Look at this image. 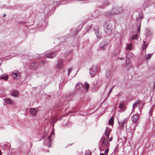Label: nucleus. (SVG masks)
I'll return each instance as SVG.
<instances>
[{"instance_id": "obj_1", "label": "nucleus", "mask_w": 155, "mask_h": 155, "mask_svg": "<svg viewBox=\"0 0 155 155\" xmlns=\"http://www.w3.org/2000/svg\"><path fill=\"white\" fill-rule=\"evenodd\" d=\"M104 26L105 27L104 29L105 32L108 35H110L112 33V29L111 25H110L108 22H105Z\"/></svg>"}, {"instance_id": "obj_2", "label": "nucleus", "mask_w": 155, "mask_h": 155, "mask_svg": "<svg viewBox=\"0 0 155 155\" xmlns=\"http://www.w3.org/2000/svg\"><path fill=\"white\" fill-rule=\"evenodd\" d=\"M54 135V131H52L51 132V135L48 137V138L46 140H44L43 142L44 144L46 146H48L49 147H51V138L52 135Z\"/></svg>"}, {"instance_id": "obj_3", "label": "nucleus", "mask_w": 155, "mask_h": 155, "mask_svg": "<svg viewBox=\"0 0 155 155\" xmlns=\"http://www.w3.org/2000/svg\"><path fill=\"white\" fill-rule=\"evenodd\" d=\"M97 70V68L96 66H93L90 69L89 74L92 77H94L95 75Z\"/></svg>"}, {"instance_id": "obj_4", "label": "nucleus", "mask_w": 155, "mask_h": 155, "mask_svg": "<svg viewBox=\"0 0 155 155\" xmlns=\"http://www.w3.org/2000/svg\"><path fill=\"white\" fill-rule=\"evenodd\" d=\"M109 137L107 138L106 137L104 136L101 138L102 145L104 147H107L109 145V142L108 141Z\"/></svg>"}, {"instance_id": "obj_5", "label": "nucleus", "mask_w": 155, "mask_h": 155, "mask_svg": "<svg viewBox=\"0 0 155 155\" xmlns=\"http://www.w3.org/2000/svg\"><path fill=\"white\" fill-rule=\"evenodd\" d=\"M107 45V42L104 40L101 42L99 46V48L101 50H104Z\"/></svg>"}, {"instance_id": "obj_6", "label": "nucleus", "mask_w": 155, "mask_h": 155, "mask_svg": "<svg viewBox=\"0 0 155 155\" xmlns=\"http://www.w3.org/2000/svg\"><path fill=\"white\" fill-rule=\"evenodd\" d=\"M66 0H58V1L54 0L53 3V7H58L59 6L60 3L61 2L62 4H66L67 3Z\"/></svg>"}, {"instance_id": "obj_7", "label": "nucleus", "mask_w": 155, "mask_h": 155, "mask_svg": "<svg viewBox=\"0 0 155 155\" xmlns=\"http://www.w3.org/2000/svg\"><path fill=\"white\" fill-rule=\"evenodd\" d=\"M57 54L56 52L54 51H48L45 54V56L47 58H52L54 57Z\"/></svg>"}, {"instance_id": "obj_8", "label": "nucleus", "mask_w": 155, "mask_h": 155, "mask_svg": "<svg viewBox=\"0 0 155 155\" xmlns=\"http://www.w3.org/2000/svg\"><path fill=\"white\" fill-rule=\"evenodd\" d=\"M63 61L62 59H60L58 60L57 64L55 65V67L56 68L60 69L63 66Z\"/></svg>"}, {"instance_id": "obj_9", "label": "nucleus", "mask_w": 155, "mask_h": 155, "mask_svg": "<svg viewBox=\"0 0 155 155\" xmlns=\"http://www.w3.org/2000/svg\"><path fill=\"white\" fill-rule=\"evenodd\" d=\"M12 76L14 79H19L20 77V73L18 71H15L12 73Z\"/></svg>"}, {"instance_id": "obj_10", "label": "nucleus", "mask_w": 155, "mask_h": 155, "mask_svg": "<svg viewBox=\"0 0 155 155\" xmlns=\"http://www.w3.org/2000/svg\"><path fill=\"white\" fill-rule=\"evenodd\" d=\"M128 121V119L125 118L124 120H121L120 122L119 121V124L120 127L121 128L124 127V124L126 123Z\"/></svg>"}, {"instance_id": "obj_11", "label": "nucleus", "mask_w": 155, "mask_h": 155, "mask_svg": "<svg viewBox=\"0 0 155 155\" xmlns=\"http://www.w3.org/2000/svg\"><path fill=\"white\" fill-rule=\"evenodd\" d=\"M3 100L8 104L12 105L14 103V101L9 98L3 99Z\"/></svg>"}, {"instance_id": "obj_12", "label": "nucleus", "mask_w": 155, "mask_h": 155, "mask_svg": "<svg viewBox=\"0 0 155 155\" xmlns=\"http://www.w3.org/2000/svg\"><path fill=\"white\" fill-rule=\"evenodd\" d=\"M139 119L138 116L137 114L134 115L131 117L132 122L134 123H136Z\"/></svg>"}, {"instance_id": "obj_13", "label": "nucleus", "mask_w": 155, "mask_h": 155, "mask_svg": "<svg viewBox=\"0 0 155 155\" xmlns=\"http://www.w3.org/2000/svg\"><path fill=\"white\" fill-rule=\"evenodd\" d=\"M30 112L32 116L35 117L36 115L37 110L35 108H31L30 109Z\"/></svg>"}, {"instance_id": "obj_14", "label": "nucleus", "mask_w": 155, "mask_h": 155, "mask_svg": "<svg viewBox=\"0 0 155 155\" xmlns=\"http://www.w3.org/2000/svg\"><path fill=\"white\" fill-rule=\"evenodd\" d=\"M132 66V64L130 62V61L126 60L125 68H126V69L127 70H128Z\"/></svg>"}, {"instance_id": "obj_15", "label": "nucleus", "mask_w": 155, "mask_h": 155, "mask_svg": "<svg viewBox=\"0 0 155 155\" xmlns=\"http://www.w3.org/2000/svg\"><path fill=\"white\" fill-rule=\"evenodd\" d=\"M134 54L130 52H129L126 56V60H129L130 58L133 57Z\"/></svg>"}, {"instance_id": "obj_16", "label": "nucleus", "mask_w": 155, "mask_h": 155, "mask_svg": "<svg viewBox=\"0 0 155 155\" xmlns=\"http://www.w3.org/2000/svg\"><path fill=\"white\" fill-rule=\"evenodd\" d=\"M38 64L37 62H35L31 64L30 68L31 69H35L38 66Z\"/></svg>"}, {"instance_id": "obj_17", "label": "nucleus", "mask_w": 155, "mask_h": 155, "mask_svg": "<svg viewBox=\"0 0 155 155\" xmlns=\"http://www.w3.org/2000/svg\"><path fill=\"white\" fill-rule=\"evenodd\" d=\"M111 130L110 128L108 127H106L104 134L105 135V137H106L107 138L109 137V134Z\"/></svg>"}, {"instance_id": "obj_18", "label": "nucleus", "mask_w": 155, "mask_h": 155, "mask_svg": "<svg viewBox=\"0 0 155 155\" xmlns=\"http://www.w3.org/2000/svg\"><path fill=\"white\" fill-rule=\"evenodd\" d=\"M11 95L14 97H17L18 95V92L17 90H14L12 92Z\"/></svg>"}, {"instance_id": "obj_19", "label": "nucleus", "mask_w": 155, "mask_h": 155, "mask_svg": "<svg viewBox=\"0 0 155 155\" xmlns=\"http://www.w3.org/2000/svg\"><path fill=\"white\" fill-rule=\"evenodd\" d=\"M8 79V75L6 74H2L0 76V79H4L5 80H7Z\"/></svg>"}, {"instance_id": "obj_20", "label": "nucleus", "mask_w": 155, "mask_h": 155, "mask_svg": "<svg viewBox=\"0 0 155 155\" xmlns=\"http://www.w3.org/2000/svg\"><path fill=\"white\" fill-rule=\"evenodd\" d=\"M76 88L77 89L80 90L81 91L83 90L84 89V88L83 86V85L80 83H79L77 84L76 85Z\"/></svg>"}, {"instance_id": "obj_21", "label": "nucleus", "mask_w": 155, "mask_h": 155, "mask_svg": "<svg viewBox=\"0 0 155 155\" xmlns=\"http://www.w3.org/2000/svg\"><path fill=\"white\" fill-rule=\"evenodd\" d=\"M120 12L119 11L117 10L116 12H111L110 13L108 12V13H107L106 15V16H109L112 15H115L119 14Z\"/></svg>"}, {"instance_id": "obj_22", "label": "nucleus", "mask_w": 155, "mask_h": 155, "mask_svg": "<svg viewBox=\"0 0 155 155\" xmlns=\"http://www.w3.org/2000/svg\"><path fill=\"white\" fill-rule=\"evenodd\" d=\"M94 31L97 38L98 39H100L101 38V37L100 35H99L98 28H97V29H95Z\"/></svg>"}, {"instance_id": "obj_23", "label": "nucleus", "mask_w": 155, "mask_h": 155, "mask_svg": "<svg viewBox=\"0 0 155 155\" xmlns=\"http://www.w3.org/2000/svg\"><path fill=\"white\" fill-rule=\"evenodd\" d=\"M110 71L109 70H107L105 71V77L106 78L108 79L110 77Z\"/></svg>"}, {"instance_id": "obj_24", "label": "nucleus", "mask_w": 155, "mask_h": 155, "mask_svg": "<svg viewBox=\"0 0 155 155\" xmlns=\"http://www.w3.org/2000/svg\"><path fill=\"white\" fill-rule=\"evenodd\" d=\"M126 48L128 50H131L132 48V45L131 43H127L126 44Z\"/></svg>"}, {"instance_id": "obj_25", "label": "nucleus", "mask_w": 155, "mask_h": 155, "mask_svg": "<svg viewBox=\"0 0 155 155\" xmlns=\"http://www.w3.org/2000/svg\"><path fill=\"white\" fill-rule=\"evenodd\" d=\"M146 35L149 36H150V35L152 34V32L150 29L148 28H147L146 29Z\"/></svg>"}, {"instance_id": "obj_26", "label": "nucleus", "mask_w": 155, "mask_h": 155, "mask_svg": "<svg viewBox=\"0 0 155 155\" xmlns=\"http://www.w3.org/2000/svg\"><path fill=\"white\" fill-rule=\"evenodd\" d=\"M138 38V36L137 34H134V35H133L131 38V39L132 40H137Z\"/></svg>"}, {"instance_id": "obj_27", "label": "nucleus", "mask_w": 155, "mask_h": 155, "mask_svg": "<svg viewBox=\"0 0 155 155\" xmlns=\"http://www.w3.org/2000/svg\"><path fill=\"white\" fill-rule=\"evenodd\" d=\"M114 123V120H113V118L112 117H111L110 120L109 122H108V124L110 125H112Z\"/></svg>"}, {"instance_id": "obj_28", "label": "nucleus", "mask_w": 155, "mask_h": 155, "mask_svg": "<svg viewBox=\"0 0 155 155\" xmlns=\"http://www.w3.org/2000/svg\"><path fill=\"white\" fill-rule=\"evenodd\" d=\"M152 54H149L147 55H146L145 59L147 61H148V60L150 59V58L152 56Z\"/></svg>"}, {"instance_id": "obj_29", "label": "nucleus", "mask_w": 155, "mask_h": 155, "mask_svg": "<svg viewBox=\"0 0 155 155\" xmlns=\"http://www.w3.org/2000/svg\"><path fill=\"white\" fill-rule=\"evenodd\" d=\"M141 101L139 100V99H138L137 101H136L134 103V104H133V107H134V105H137V104H139V103H140Z\"/></svg>"}, {"instance_id": "obj_30", "label": "nucleus", "mask_w": 155, "mask_h": 155, "mask_svg": "<svg viewBox=\"0 0 155 155\" xmlns=\"http://www.w3.org/2000/svg\"><path fill=\"white\" fill-rule=\"evenodd\" d=\"M143 49H145L147 47V44H146L144 41H143Z\"/></svg>"}, {"instance_id": "obj_31", "label": "nucleus", "mask_w": 155, "mask_h": 155, "mask_svg": "<svg viewBox=\"0 0 155 155\" xmlns=\"http://www.w3.org/2000/svg\"><path fill=\"white\" fill-rule=\"evenodd\" d=\"M119 107L120 109H123L124 108V106L123 103H120L119 104Z\"/></svg>"}, {"instance_id": "obj_32", "label": "nucleus", "mask_w": 155, "mask_h": 155, "mask_svg": "<svg viewBox=\"0 0 155 155\" xmlns=\"http://www.w3.org/2000/svg\"><path fill=\"white\" fill-rule=\"evenodd\" d=\"M143 18V16L142 15H141V16L139 15V17L138 18L136 17V19L137 21H140V20L141 19V18Z\"/></svg>"}, {"instance_id": "obj_33", "label": "nucleus", "mask_w": 155, "mask_h": 155, "mask_svg": "<svg viewBox=\"0 0 155 155\" xmlns=\"http://www.w3.org/2000/svg\"><path fill=\"white\" fill-rule=\"evenodd\" d=\"M84 86H85V88L87 89V91L89 89V84L88 83H86V84H85Z\"/></svg>"}, {"instance_id": "obj_34", "label": "nucleus", "mask_w": 155, "mask_h": 155, "mask_svg": "<svg viewBox=\"0 0 155 155\" xmlns=\"http://www.w3.org/2000/svg\"><path fill=\"white\" fill-rule=\"evenodd\" d=\"M85 155H91L90 152L89 150H87L85 151Z\"/></svg>"}, {"instance_id": "obj_35", "label": "nucleus", "mask_w": 155, "mask_h": 155, "mask_svg": "<svg viewBox=\"0 0 155 155\" xmlns=\"http://www.w3.org/2000/svg\"><path fill=\"white\" fill-rule=\"evenodd\" d=\"M138 25V32L139 33H140V26H141L140 23H139Z\"/></svg>"}, {"instance_id": "obj_36", "label": "nucleus", "mask_w": 155, "mask_h": 155, "mask_svg": "<svg viewBox=\"0 0 155 155\" xmlns=\"http://www.w3.org/2000/svg\"><path fill=\"white\" fill-rule=\"evenodd\" d=\"M72 68H70L68 70V75H69L72 71Z\"/></svg>"}, {"instance_id": "obj_37", "label": "nucleus", "mask_w": 155, "mask_h": 155, "mask_svg": "<svg viewBox=\"0 0 155 155\" xmlns=\"http://www.w3.org/2000/svg\"><path fill=\"white\" fill-rule=\"evenodd\" d=\"M45 63V61H41L39 63V65L40 66H42Z\"/></svg>"}, {"instance_id": "obj_38", "label": "nucleus", "mask_w": 155, "mask_h": 155, "mask_svg": "<svg viewBox=\"0 0 155 155\" xmlns=\"http://www.w3.org/2000/svg\"><path fill=\"white\" fill-rule=\"evenodd\" d=\"M108 151H109V150L108 149V148H107L105 151H104V153H105V155H107V153H108Z\"/></svg>"}, {"instance_id": "obj_39", "label": "nucleus", "mask_w": 155, "mask_h": 155, "mask_svg": "<svg viewBox=\"0 0 155 155\" xmlns=\"http://www.w3.org/2000/svg\"><path fill=\"white\" fill-rule=\"evenodd\" d=\"M117 59H120V60H124V58L123 57L119 58L118 57L117 58Z\"/></svg>"}, {"instance_id": "obj_40", "label": "nucleus", "mask_w": 155, "mask_h": 155, "mask_svg": "<svg viewBox=\"0 0 155 155\" xmlns=\"http://www.w3.org/2000/svg\"><path fill=\"white\" fill-rule=\"evenodd\" d=\"M112 89L113 88H111L110 89V90L108 93V95H109L111 92Z\"/></svg>"}, {"instance_id": "obj_41", "label": "nucleus", "mask_w": 155, "mask_h": 155, "mask_svg": "<svg viewBox=\"0 0 155 155\" xmlns=\"http://www.w3.org/2000/svg\"><path fill=\"white\" fill-rule=\"evenodd\" d=\"M78 1H84V3H87L88 2L86 1V0H78Z\"/></svg>"}, {"instance_id": "obj_42", "label": "nucleus", "mask_w": 155, "mask_h": 155, "mask_svg": "<svg viewBox=\"0 0 155 155\" xmlns=\"http://www.w3.org/2000/svg\"><path fill=\"white\" fill-rule=\"evenodd\" d=\"M151 109L150 110V111H149V114L150 115H151L152 114V112L151 111Z\"/></svg>"}, {"instance_id": "obj_43", "label": "nucleus", "mask_w": 155, "mask_h": 155, "mask_svg": "<svg viewBox=\"0 0 155 155\" xmlns=\"http://www.w3.org/2000/svg\"><path fill=\"white\" fill-rule=\"evenodd\" d=\"M112 139H113L112 137H110L109 139V141H111L112 140Z\"/></svg>"}, {"instance_id": "obj_44", "label": "nucleus", "mask_w": 155, "mask_h": 155, "mask_svg": "<svg viewBox=\"0 0 155 155\" xmlns=\"http://www.w3.org/2000/svg\"><path fill=\"white\" fill-rule=\"evenodd\" d=\"M135 130V127H134V128H133V130H132V131H134V130Z\"/></svg>"}, {"instance_id": "obj_45", "label": "nucleus", "mask_w": 155, "mask_h": 155, "mask_svg": "<svg viewBox=\"0 0 155 155\" xmlns=\"http://www.w3.org/2000/svg\"><path fill=\"white\" fill-rule=\"evenodd\" d=\"M100 155H104V153H100Z\"/></svg>"}, {"instance_id": "obj_46", "label": "nucleus", "mask_w": 155, "mask_h": 155, "mask_svg": "<svg viewBox=\"0 0 155 155\" xmlns=\"http://www.w3.org/2000/svg\"><path fill=\"white\" fill-rule=\"evenodd\" d=\"M5 16H6V14H4L3 15V17H5Z\"/></svg>"}, {"instance_id": "obj_47", "label": "nucleus", "mask_w": 155, "mask_h": 155, "mask_svg": "<svg viewBox=\"0 0 155 155\" xmlns=\"http://www.w3.org/2000/svg\"><path fill=\"white\" fill-rule=\"evenodd\" d=\"M132 126H133V127H134V126H133L132 125H131V126H130V128H131V127H132Z\"/></svg>"}, {"instance_id": "obj_48", "label": "nucleus", "mask_w": 155, "mask_h": 155, "mask_svg": "<svg viewBox=\"0 0 155 155\" xmlns=\"http://www.w3.org/2000/svg\"><path fill=\"white\" fill-rule=\"evenodd\" d=\"M114 86H113L112 88H113V89L114 88Z\"/></svg>"}, {"instance_id": "obj_49", "label": "nucleus", "mask_w": 155, "mask_h": 155, "mask_svg": "<svg viewBox=\"0 0 155 155\" xmlns=\"http://www.w3.org/2000/svg\"><path fill=\"white\" fill-rule=\"evenodd\" d=\"M47 151H48V152H49V150H47Z\"/></svg>"}, {"instance_id": "obj_50", "label": "nucleus", "mask_w": 155, "mask_h": 155, "mask_svg": "<svg viewBox=\"0 0 155 155\" xmlns=\"http://www.w3.org/2000/svg\"><path fill=\"white\" fill-rule=\"evenodd\" d=\"M114 56H116V54H114Z\"/></svg>"}, {"instance_id": "obj_51", "label": "nucleus", "mask_w": 155, "mask_h": 155, "mask_svg": "<svg viewBox=\"0 0 155 155\" xmlns=\"http://www.w3.org/2000/svg\"><path fill=\"white\" fill-rule=\"evenodd\" d=\"M91 27V26H90V27H89V29Z\"/></svg>"}]
</instances>
